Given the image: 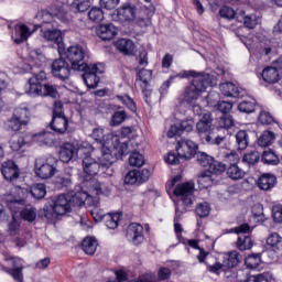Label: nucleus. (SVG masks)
I'll return each mask as SVG.
<instances>
[{
    "label": "nucleus",
    "mask_w": 282,
    "mask_h": 282,
    "mask_svg": "<svg viewBox=\"0 0 282 282\" xmlns=\"http://www.w3.org/2000/svg\"><path fill=\"white\" fill-rule=\"evenodd\" d=\"M174 77L193 78L192 84L186 87L184 91L185 102H192L193 100H197V98L202 96L203 91H206V89H208V87L213 85V80L210 79L209 74L198 75L195 70H183ZM174 77H171L169 80L162 84V86L160 87L161 96H166V94H169V87H171V83H173Z\"/></svg>",
    "instance_id": "obj_1"
},
{
    "label": "nucleus",
    "mask_w": 282,
    "mask_h": 282,
    "mask_svg": "<svg viewBox=\"0 0 282 282\" xmlns=\"http://www.w3.org/2000/svg\"><path fill=\"white\" fill-rule=\"evenodd\" d=\"M113 155L110 152H104L99 162L91 158V154H86L83 159V169L86 175H97L100 173L101 177H111L113 175Z\"/></svg>",
    "instance_id": "obj_2"
},
{
    "label": "nucleus",
    "mask_w": 282,
    "mask_h": 282,
    "mask_svg": "<svg viewBox=\"0 0 282 282\" xmlns=\"http://www.w3.org/2000/svg\"><path fill=\"white\" fill-rule=\"evenodd\" d=\"M173 193L178 197L175 208L178 210H191V206H193V202H195V183H181L175 186Z\"/></svg>",
    "instance_id": "obj_3"
},
{
    "label": "nucleus",
    "mask_w": 282,
    "mask_h": 282,
    "mask_svg": "<svg viewBox=\"0 0 282 282\" xmlns=\"http://www.w3.org/2000/svg\"><path fill=\"white\" fill-rule=\"evenodd\" d=\"M34 171L40 180H51L58 172V159L52 155L40 156L35 160Z\"/></svg>",
    "instance_id": "obj_4"
},
{
    "label": "nucleus",
    "mask_w": 282,
    "mask_h": 282,
    "mask_svg": "<svg viewBox=\"0 0 282 282\" xmlns=\"http://www.w3.org/2000/svg\"><path fill=\"white\" fill-rule=\"evenodd\" d=\"M66 58L70 63L73 72L87 69L86 58H89L87 50L80 45L69 46L66 51Z\"/></svg>",
    "instance_id": "obj_5"
},
{
    "label": "nucleus",
    "mask_w": 282,
    "mask_h": 282,
    "mask_svg": "<svg viewBox=\"0 0 282 282\" xmlns=\"http://www.w3.org/2000/svg\"><path fill=\"white\" fill-rule=\"evenodd\" d=\"M138 14V8L131 2H126L115 10L112 14L113 21L119 23H133Z\"/></svg>",
    "instance_id": "obj_6"
},
{
    "label": "nucleus",
    "mask_w": 282,
    "mask_h": 282,
    "mask_svg": "<svg viewBox=\"0 0 282 282\" xmlns=\"http://www.w3.org/2000/svg\"><path fill=\"white\" fill-rule=\"evenodd\" d=\"M4 261H7L8 265H11V268L1 267V270L12 276L14 281L23 282V259L6 256Z\"/></svg>",
    "instance_id": "obj_7"
},
{
    "label": "nucleus",
    "mask_w": 282,
    "mask_h": 282,
    "mask_svg": "<svg viewBox=\"0 0 282 282\" xmlns=\"http://www.w3.org/2000/svg\"><path fill=\"white\" fill-rule=\"evenodd\" d=\"M41 28L40 36H42V39H45L48 43L58 45V47H63V32L58 29H50L52 28V20H44Z\"/></svg>",
    "instance_id": "obj_8"
},
{
    "label": "nucleus",
    "mask_w": 282,
    "mask_h": 282,
    "mask_svg": "<svg viewBox=\"0 0 282 282\" xmlns=\"http://www.w3.org/2000/svg\"><path fill=\"white\" fill-rule=\"evenodd\" d=\"M235 232L237 235H239L238 240H237L238 250H241V251L250 250L253 246L252 238H250V236H246V235H250V232H252L250 225L242 224L235 228Z\"/></svg>",
    "instance_id": "obj_9"
},
{
    "label": "nucleus",
    "mask_w": 282,
    "mask_h": 282,
    "mask_svg": "<svg viewBox=\"0 0 282 282\" xmlns=\"http://www.w3.org/2000/svg\"><path fill=\"white\" fill-rule=\"evenodd\" d=\"M196 131L199 138L205 142H212L210 131H213V115L210 112L203 113L199 121L196 123Z\"/></svg>",
    "instance_id": "obj_10"
},
{
    "label": "nucleus",
    "mask_w": 282,
    "mask_h": 282,
    "mask_svg": "<svg viewBox=\"0 0 282 282\" xmlns=\"http://www.w3.org/2000/svg\"><path fill=\"white\" fill-rule=\"evenodd\" d=\"M176 152L182 162L192 160L197 153V145L191 140H181L177 142Z\"/></svg>",
    "instance_id": "obj_11"
},
{
    "label": "nucleus",
    "mask_w": 282,
    "mask_h": 282,
    "mask_svg": "<svg viewBox=\"0 0 282 282\" xmlns=\"http://www.w3.org/2000/svg\"><path fill=\"white\" fill-rule=\"evenodd\" d=\"M126 237L133 246H140L144 241V227L138 223H131L127 228Z\"/></svg>",
    "instance_id": "obj_12"
},
{
    "label": "nucleus",
    "mask_w": 282,
    "mask_h": 282,
    "mask_svg": "<svg viewBox=\"0 0 282 282\" xmlns=\"http://www.w3.org/2000/svg\"><path fill=\"white\" fill-rule=\"evenodd\" d=\"M72 73V66L67 63V61L63 58H57L52 64V74L55 78H59V80H67L69 78V74Z\"/></svg>",
    "instance_id": "obj_13"
},
{
    "label": "nucleus",
    "mask_w": 282,
    "mask_h": 282,
    "mask_svg": "<svg viewBox=\"0 0 282 282\" xmlns=\"http://www.w3.org/2000/svg\"><path fill=\"white\" fill-rule=\"evenodd\" d=\"M78 153H83V149L78 150L74 143L66 142L59 148V160L69 164L73 160H77Z\"/></svg>",
    "instance_id": "obj_14"
},
{
    "label": "nucleus",
    "mask_w": 282,
    "mask_h": 282,
    "mask_svg": "<svg viewBox=\"0 0 282 282\" xmlns=\"http://www.w3.org/2000/svg\"><path fill=\"white\" fill-rule=\"evenodd\" d=\"M195 127V120L193 118H187L182 120L181 123L171 126L170 130L167 131V138H180L184 131L191 133Z\"/></svg>",
    "instance_id": "obj_15"
},
{
    "label": "nucleus",
    "mask_w": 282,
    "mask_h": 282,
    "mask_svg": "<svg viewBox=\"0 0 282 282\" xmlns=\"http://www.w3.org/2000/svg\"><path fill=\"white\" fill-rule=\"evenodd\" d=\"M151 177V171L149 169L132 170L124 176V184H144Z\"/></svg>",
    "instance_id": "obj_16"
},
{
    "label": "nucleus",
    "mask_w": 282,
    "mask_h": 282,
    "mask_svg": "<svg viewBox=\"0 0 282 282\" xmlns=\"http://www.w3.org/2000/svg\"><path fill=\"white\" fill-rule=\"evenodd\" d=\"M52 202V210L55 215H67L72 210V202L65 194L55 197Z\"/></svg>",
    "instance_id": "obj_17"
},
{
    "label": "nucleus",
    "mask_w": 282,
    "mask_h": 282,
    "mask_svg": "<svg viewBox=\"0 0 282 282\" xmlns=\"http://www.w3.org/2000/svg\"><path fill=\"white\" fill-rule=\"evenodd\" d=\"M50 128L58 135H65L74 131L72 127H69V119H67V117H53L50 122Z\"/></svg>",
    "instance_id": "obj_18"
},
{
    "label": "nucleus",
    "mask_w": 282,
    "mask_h": 282,
    "mask_svg": "<svg viewBox=\"0 0 282 282\" xmlns=\"http://www.w3.org/2000/svg\"><path fill=\"white\" fill-rule=\"evenodd\" d=\"M1 174L3 175L7 182H14V180H19L21 175V170H19V165L12 160L2 163Z\"/></svg>",
    "instance_id": "obj_19"
},
{
    "label": "nucleus",
    "mask_w": 282,
    "mask_h": 282,
    "mask_svg": "<svg viewBox=\"0 0 282 282\" xmlns=\"http://www.w3.org/2000/svg\"><path fill=\"white\" fill-rule=\"evenodd\" d=\"M84 186L88 188L89 193L95 195H109L110 188L107 184L98 182L96 178H89L84 181Z\"/></svg>",
    "instance_id": "obj_20"
},
{
    "label": "nucleus",
    "mask_w": 282,
    "mask_h": 282,
    "mask_svg": "<svg viewBox=\"0 0 282 282\" xmlns=\"http://www.w3.org/2000/svg\"><path fill=\"white\" fill-rule=\"evenodd\" d=\"M219 89L227 98H242L246 90L237 87L234 83L226 82L219 85Z\"/></svg>",
    "instance_id": "obj_21"
},
{
    "label": "nucleus",
    "mask_w": 282,
    "mask_h": 282,
    "mask_svg": "<svg viewBox=\"0 0 282 282\" xmlns=\"http://www.w3.org/2000/svg\"><path fill=\"white\" fill-rule=\"evenodd\" d=\"M96 34L101 41H111L118 34V29L111 23L100 24L96 28Z\"/></svg>",
    "instance_id": "obj_22"
},
{
    "label": "nucleus",
    "mask_w": 282,
    "mask_h": 282,
    "mask_svg": "<svg viewBox=\"0 0 282 282\" xmlns=\"http://www.w3.org/2000/svg\"><path fill=\"white\" fill-rule=\"evenodd\" d=\"M78 72H83L82 78L88 89H96V87H98V83H100V77H98L95 72L89 69V65H86L85 69Z\"/></svg>",
    "instance_id": "obj_23"
},
{
    "label": "nucleus",
    "mask_w": 282,
    "mask_h": 282,
    "mask_svg": "<svg viewBox=\"0 0 282 282\" xmlns=\"http://www.w3.org/2000/svg\"><path fill=\"white\" fill-rule=\"evenodd\" d=\"M258 187L260 191H272L274 186H276V176L274 174H262L258 182H257Z\"/></svg>",
    "instance_id": "obj_24"
},
{
    "label": "nucleus",
    "mask_w": 282,
    "mask_h": 282,
    "mask_svg": "<svg viewBox=\"0 0 282 282\" xmlns=\"http://www.w3.org/2000/svg\"><path fill=\"white\" fill-rule=\"evenodd\" d=\"M116 47L121 54L126 56H133L135 54V44L128 39H121L116 42Z\"/></svg>",
    "instance_id": "obj_25"
},
{
    "label": "nucleus",
    "mask_w": 282,
    "mask_h": 282,
    "mask_svg": "<svg viewBox=\"0 0 282 282\" xmlns=\"http://www.w3.org/2000/svg\"><path fill=\"white\" fill-rule=\"evenodd\" d=\"M262 78L264 83L269 85H274L279 80H281V75L279 74V69L276 67L268 66L262 70Z\"/></svg>",
    "instance_id": "obj_26"
},
{
    "label": "nucleus",
    "mask_w": 282,
    "mask_h": 282,
    "mask_svg": "<svg viewBox=\"0 0 282 282\" xmlns=\"http://www.w3.org/2000/svg\"><path fill=\"white\" fill-rule=\"evenodd\" d=\"M242 257L238 253V251L234 250L228 253H225L223 263L225 268H237L239 263H241Z\"/></svg>",
    "instance_id": "obj_27"
},
{
    "label": "nucleus",
    "mask_w": 282,
    "mask_h": 282,
    "mask_svg": "<svg viewBox=\"0 0 282 282\" xmlns=\"http://www.w3.org/2000/svg\"><path fill=\"white\" fill-rule=\"evenodd\" d=\"M15 34L19 37L14 40V43H17V45H21V43H24L26 39H30L32 32H30V28H28V25L18 24L15 25Z\"/></svg>",
    "instance_id": "obj_28"
},
{
    "label": "nucleus",
    "mask_w": 282,
    "mask_h": 282,
    "mask_svg": "<svg viewBox=\"0 0 282 282\" xmlns=\"http://www.w3.org/2000/svg\"><path fill=\"white\" fill-rule=\"evenodd\" d=\"M274 140H276V134L272 131H263L261 135L258 138V145L262 149H265L268 147H271V144L274 143Z\"/></svg>",
    "instance_id": "obj_29"
},
{
    "label": "nucleus",
    "mask_w": 282,
    "mask_h": 282,
    "mask_svg": "<svg viewBox=\"0 0 282 282\" xmlns=\"http://www.w3.org/2000/svg\"><path fill=\"white\" fill-rule=\"evenodd\" d=\"M226 171L227 177H229V180H234L235 182L243 180V177H246V172L241 167H239L238 163H236L235 165H229Z\"/></svg>",
    "instance_id": "obj_30"
},
{
    "label": "nucleus",
    "mask_w": 282,
    "mask_h": 282,
    "mask_svg": "<svg viewBox=\"0 0 282 282\" xmlns=\"http://www.w3.org/2000/svg\"><path fill=\"white\" fill-rule=\"evenodd\" d=\"M240 21H243L245 28L254 30L259 25V18L256 14L246 15V11H239Z\"/></svg>",
    "instance_id": "obj_31"
},
{
    "label": "nucleus",
    "mask_w": 282,
    "mask_h": 282,
    "mask_svg": "<svg viewBox=\"0 0 282 282\" xmlns=\"http://www.w3.org/2000/svg\"><path fill=\"white\" fill-rule=\"evenodd\" d=\"M236 142L238 145V151H246L248 144H250V137L246 130H240L236 133Z\"/></svg>",
    "instance_id": "obj_32"
},
{
    "label": "nucleus",
    "mask_w": 282,
    "mask_h": 282,
    "mask_svg": "<svg viewBox=\"0 0 282 282\" xmlns=\"http://www.w3.org/2000/svg\"><path fill=\"white\" fill-rule=\"evenodd\" d=\"M185 213H188V210L175 208L174 231L177 239H182V232H184V228H182V224H180V219H182V216Z\"/></svg>",
    "instance_id": "obj_33"
},
{
    "label": "nucleus",
    "mask_w": 282,
    "mask_h": 282,
    "mask_svg": "<svg viewBox=\"0 0 282 282\" xmlns=\"http://www.w3.org/2000/svg\"><path fill=\"white\" fill-rule=\"evenodd\" d=\"M120 213H115V214H106L104 221L106 227L109 230H116L118 228V223L120 221Z\"/></svg>",
    "instance_id": "obj_34"
},
{
    "label": "nucleus",
    "mask_w": 282,
    "mask_h": 282,
    "mask_svg": "<svg viewBox=\"0 0 282 282\" xmlns=\"http://www.w3.org/2000/svg\"><path fill=\"white\" fill-rule=\"evenodd\" d=\"M82 248L86 254H94L98 248V241L93 237L83 240Z\"/></svg>",
    "instance_id": "obj_35"
},
{
    "label": "nucleus",
    "mask_w": 282,
    "mask_h": 282,
    "mask_svg": "<svg viewBox=\"0 0 282 282\" xmlns=\"http://www.w3.org/2000/svg\"><path fill=\"white\" fill-rule=\"evenodd\" d=\"M279 47V42L274 40H267L264 45L261 48V54L264 56H272V54H276V48Z\"/></svg>",
    "instance_id": "obj_36"
},
{
    "label": "nucleus",
    "mask_w": 282,
    "mask_h": 282,
    "mask_svg": "<svg viewBox=\"0 0 282 282\" xmlns=\"http://www.w3.org/2000/svg\"><path fill=\"white\" fill-rule=\"evenodd\" d=\"M31 195L34 199H43L47 195L45 184L37 183L31 187Z\"/></svg>",
    "instance_id": "obj_37"
},
{
    "label": "nucleus",
    "mask_w": 282,
    "mask_h": 282,
    "mask_svg": "<svg viewBox=\"0 0 282 282\" xmlns=\"http://www.w3.org/2000/svg\"><path fill=\"white\" fill-rule=\"evenodd\" d=\"M219 14H220L221 19H227V21H232V19H235V17H237L238 21H241L239 12L238 13L235 12V9H232L228 6H224L223 8H220Z\"/></svg>",
    "instance_id": "obj_38"
},
{
    "label": "nucleus",
    "mask_w": 282,
    "mask_h": 282,
    "mask_svg": "<svg viewBox=\"0 0 282 282\" xmlns=\"http://www.w3.org/2000/svg\"><path fill=\"white\" fill-rule=\"evenodd\" d=\"M24 124L13 115L7 121H4V129L7 131H21Z\"/></svg>",
    "instance_id": "obj_39"
},
{
    "label": "nucleus",
    "mask_w": 282,
    "mask_h": 282,
    "mask_svg": "<svg viewBox=\"0 0 282 282\" xmlns=\"http://www.w3.org/2000/svg\"><path fill=\"white\" fill-rule=\"evenodd\" d=\"M227 170V164L224 161H217L213 159L212 163L209 164L208 171L214 175H221Z\"/></svg>",
    "instance_id": "obj_40"
},
{
    "label": "nucleus",
    "mask_w": 282,
    "mask_h": 282,
    "mask_svg": "<svg viewBox=\"0 0 282 282\" xmlns=\"http://www.w3.org/2000/svg\"><path fill=\"white\" fill-rule=\"evenodd\" d=\"M194 158H196L197 163L204 169H209L214 160V158L208 155L206 152H196V154H194Z\"/></svg>",
    "instance_id": "obj_41"
},
{
    "label": "nucleus",
    "mask_w": 282,
    "mask_h": 282,
    "mask_svg": "<svg viewBox=\"0 0 282 282\" xmlns=\"http://www.w3.org/2000/svg\"><path fill=\"white\" fill-rule=\"evenodd\" d=\"M91 3L89 0H74L70 4L73 12H87Z\"/></svg>",
    "instance_id": "obj_42"
},
{
    "label": "nucleus",
    "mask_w": 282,
    "mask_h": 282,
    "mask_svg": "<svg viewBox=\"0 0 282 282\" xmlns=\"http://www.w3.org/2000/svg\"><path fill=\"white\" fill-rule=\"evenodd\" d=\"M245 264L249 270H257L261 265V253H256L245 259Z\"/></svg>",
    "instance_id": "obj_43"
},
{
    "label": "nucleus",
    "mask_w": 282,
    "mask_h": 282,
    "mask_svg": "<svg viewBox=\"0 0 282 282\" xmlns=\"http://www.w3.org/2000/svg\"><path fill=\"white\" fill-rule=\"evenodd\" d=\"M13 116L23 124H28V121L30 120V109H28V107L17 108L13 112Z\"/></svg>",
    "instance_id": "obj_44"
},
{
    "label": "nucleus",
    "mask_w": 282,
    "mask_h": 282,
    "mask_svg": "<svg viewBox=\"0 0 282 282\" xmlns=\"http://www.w3.org/2000/svg\"><path fill=\"white\" fill-rule=\"evenodd\" d=\"M9 144L13 151H21L25 147V139L19 134H14L11 137Z\"/></svg>",
    "instance_id": "obj_45"
},
{
    "label": "nucleus",
    "mask_w": 282,
    "mask_h": 282,
    "mask_svg": "<svg viewBox=\"0 0 282 282\" xmlns=\"http://www.w3.org/2000/svg\"><path fill=\"white\" fill-rule=\"evenodd\" d=\"M262 162L263 164H269V165H272V166H276V164H279V156L275 155L274 152L272 151H264L262 153Z\"/></svg>",
    "instance_id": "obj_46"
},
{
    "label": "nucleus",
    "mask_w": 282,
    "mask_h": 282,
    "mask_svg": "<svg viewBox=\"0 0 282 282\" xmlns=\"http://www.w3.org/2000/svg\"><path fill=\"white\" fill-rule=\"evenodd\" d=\"M88 19L94 23H100L105 19V12H102V9L94 7L88 12Z\"/></svg>",
    "instance_id": "obj_47"
},
{
    "label": "nucleus",
    "mask_w": 282,
    "mask_h": 282,
    "mask_svg": "<svg viewBox=\"0 0 282 282\" xmlns=\"http://www.w3.org/2000/svg\"><path fill=\"white\" fill-rule=\"evenodd\" d=\"M87 197H89V194L77 192L74 195H70V198H68V200L72 202V206H83Z\"/></svg>",
    "instance_id": "obj_48"
},
{
    "label": "nucleus",
    "mask_w": 282,
    "mask_h": 282,
    "mask_svg": "<svg viewBox=\"0 0 282 282\" xmlns=\"http://www.w3.org/2000/svg\"><path fill=\"white\" fill-rule=\"evenodd\" d=\"M21 217L22 219H24V221H30V223L34 221V219H36V208L30 205L26 206L21 210Z\"/></svg>",
    "instance_id": "obj_49"
},
{
    "label": "nucleus",
    "mask_w": 282,
    "mask_h": 282,
    "mask_svg": "<svg viewBox=\"0 0 282 282\" xmlns=\"http://www.w3.org/2000/svg\"><path fill=\"white\" fill-rule=\"evenodd\" d=\"M117 98L132 113H135L138 111V107L135 106V101L129 95H118Z\"/></svg>",
    "instance_id": "obj_50"
},
{
    "label": "nucleus",
    "mask_w": 282,
    "mask_h": 282,
    "mask_svg": "<svg viewBox=\"0 0 282 282\" xmlns=\"http://www.w3.org/2000/svg\"><path fill=\"white\" fill-rule=\"evenodd\" d=\"M127 120V112L124 110H118L112 115L110 124L112 127H120L122 122Z\"/></svg>",
    "instance_id": "obj_51"
},
{
    "label": "nucleus",
    "mask_w": 282,
    "mask_h": 282,
    "mask_svg": "<svg viewBox=\"0 0 282 282\" xmlns=\"http://www.w3.org/2000/svg\"><path fill=\"white\" fill-rule=\"evenodd\" d=\"M268 246H271V248H276V250H280L282 247V237L281 235L273 232L267 238Z\"/></svg>",
    "instance_id": "obj_52"
},
{
    "label": "nucleus",
    "mask_w": 282,
    "mask_h": 282,
    "mask_svg": "<svg viewBox=\"0 0 282 282\" xmlns=\"http://www.w3.org/2000/svg\"><path fill=\"white\" fill-rule=\"evenodd\" d=\"M260 160V154L257 151H251L249 153H246L242 158V162L245 164H249V166H254Z\"/></svg>",
    "instance_id": "obj_53"
},
{
    "label": "nucleus",
    "mask_w": 282,
    "mask_h": 282,
    "mask_svg": "<svg viewBox=\"0 0 282 282\" xmlns=\"http://www.w3.org/2000/svg\"><path fill=\"white\" fill-rule=\"evenodd\" d=\"M151 76H153L152 70L142 68L137 75V83H143L144 87H147Z\"/></svg>",
    "instance_id": "obj_54"
},
{
    "label": "nucleus",
    "mask_w": 282,
    "mask_h": 282,
    "mask_svg": "<svg viewBox=\"0 0 282 282\" xmlns=\"http://www.w3.org/2000/svg\"><path fill=\"white\" fill-rule=\"evenodd\" d=\"M129 144H131V141H126L120 143L118 139L115 140V149L118 151L121 155H129L131 153V150L129 149Z\"/></svg>",
    "instance_id": "obj_55"
},
{
    "label": "nucleus",
    "mask_w": 282,
    "mask_h": 282,
    "mask_svg": "<svg viewBox=\"0 0 282 282\" xmlns=\"http://www.w3.org/2000/svg\"><path fill=\"white\" fill-rule=\"evenodd\" d=\"M129 162L131 166L140 169V166H144V155L139 152H133L129 158Z\"/></svg>",
    "instance_id": "obj_56"
},
{
    "label": "nucleus",
    "mask_w": 282,
    "mask_h": 282,
    "mask_svg": "<svg viewBox=\"0 0 282 282\" xmlns=\"http://www.w3.org/2000/svg\"><path fill=\"white\" fill-rule=\"evenodd\" d=\"M44 86L36 82H29V90L30 96H43Z\"/></svg>",
    "instance_id": "obj_57"
},
{
    "label": "nucleus",
    "mask_w": 282,
    "mask_h": 282,
    "mask_svg": "<svg viewBox=\"0 0 282 282\" xmlns=\"http://www.w3.org/2000/svg\"><path fill=\"white\" fill-rule=\"evenodd\" d=\"M218 124L220 129H230L231 127H235V119H232V116L230 115H223L219 118Z\"/></svg>",
    "instance_id": "obj_58"
},
{
    "label": "nucleus",
    "mask_w": 282,
    "mask_h": 282,
    "mask_svg": "<svg viewBox=\"0 0 282 282\" xmlns=\"http://www.w3.org/2000/svg\"><path fill=\"white\" fill-rule=\"evenodd\" d=\"M254 100H245L238 105V109L242 113H252V111H254Z\"/></svg>",
    "instance_id": "obj_59"
},
{
    "label": "nucleus",
    "mask_w": 282,
    "mask_h": 282,
    "mask_svg": "<svg viewBox=\"0 0 282 282\" xmlns=\"http://www.w3.org/2000/svg\"><path fill=\"white\" fill-rule=\"evenodd\" d=\"M196 215L204 219V217H208L210 215V205L208 203H200L196 207Z\"/></svg>",
    "instance_id": "obj_60"
},
{
    "label": "nucleus",
    "mask_w": 282,
    "mask_h": 282,
    "mask_svg": "<svg viewBox=\"0 0 282 282\" xmlns=\"http://www.w3.org/2000/svg\"><path fill=\"white\" fill-rule=\"evenodd\" d=\"M224 163L227 164V169L235 164H239V154L235 152L225 154Z\"/></svg>",
    "instance_id": "obj_61"
},
{
    "label": "nucleus",
    "mask_w": 282,
    "mask_h": 282,
    "mask_svg": "<svg viewBox=\"0 0 282 282\" xmlns=\"http://www.w3.org/2000/svg\"><path fill=\"white\" fill-rule=\"evenodd\" d=\"M216 109L224 113V116H228V113L232 110V102L230 101H218L216 105Z\"/></svg>",
    "instance_id": "obj_62"
},
{
    "label": "nucleus",
    "mask_w": 282,
    "mask_h": 282,
    "mask_svg": "<svg viewBox=\"0 0 282 282\" xmlns=\"http://www.w3.org/2000/svg\"><path fill=\"white\" fill-rule=\"evenodd\" d=\"M8 206L12 213H19L22 206H25L24 199H13L8 202Z\"/></svg>",
    "instance_id": "obj_63"
},
{
    "label": "nucleus",
    "mask_w": 282,
    "mask_h": 282,
    "mask_svg": "<svg viewBox=\"0 0 282 282\" xmlns=\"http://www.w3.org/2000/svg\"><path fill=\"white\" fill-rule=\"evenodd\" d=\"M272 216L276 224H282V205L273 206Z\"/></svg>",
    "instance_id": "obj_64"
}]
</instances>
